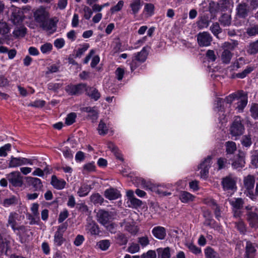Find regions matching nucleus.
<instances>
[{
    "label": "nucleus",
    "mask_w": 258,
    "mask_h": 258,
    "mask_svg": "<svg viewBox=\"0 0 258 258\" xmlns=\"http://www.w3.org/2000/svg\"><path fill=\"white\" fill-rule=\"evenodd\" d=\"M143 3L142 0H132L130 4L131 14L134 16H136L141 9Z\"/></svg>",
    "instance_id": "nucleus-20"
},
{
    "label": "nucleus",
    "mask_w": 258,
    "mask_h": 258,
    "mask_svg": "<svg viewBox=\"0 0 258 258\" xmlns=\"http://www.w3.org/2000/svg\"><path fill=\"white\" fill-rule=\"evenodd\" d=\"M84 170L86 172H92L95 170V166L94 162H90L85 164L83 166Z\"/></svg>",
    "instance_id": "nucleus-63"
},
{
    "label": "nucleus",
    "mask_w": 258,
    "mask_h": 258,
    "mask_svg": "<svg viewBox=\"0 0 258 258\" xmlns=\"http://www.w3.org/2000/svg\"><path fill=\"white\" fill-rule=\"evenodd\" d=\"M108 147L110 149V150L114 153V155L118 159L120 160L122 159L121 157V155L119 152L117 148L113 143H109L108 145Z\"/></svg>",
    "instance_id": "nucleus-55"
},
{
    "label": "nucleus",
    "mask_w": 258,
    "mask_h": 258,
    "mask_svg": "<svg viewBox=\"0 0 258 258\" xmlns=\"http://www.w3.org/2000/svg\"><path fill=\"white\" fill-rule=\"evenodd\" d=\"M86 84H80L76 86H68L66 91L70 95H79L84 92Z\"/></svg>",
    "instance_id": "nucleus-18"
},
{
    "label": "nucleus",
    "mask_w": 258,
    "mask_h": 258,
    "mask_svg": "<svg viewBox=\"0 0 258 258\" xmlns=\"http://www.w3.org/2000/svg\"><path fill=\"white\" fill-rule=\"evenodd\" d=\"M229 203L232 207L233 215L235 217H239L241 213L240 211L243 207V202L241 198H233L229 200Z\"/></svg>",
    "instance_id": "nucleus-15"
},
{
    "label": "nucleus",
    "mask_w": 258,
    "mask_h": 258,
    "mask_svg": "<svg viewBox=\"0 0 258 258\" xmlns=\"http://www.w3.org/2000/svg\"><path fill=\"white\" fill-rule=\"evenodd\" d=\"M204 203L206 205L211 207L214 210L216 217L218 219L221 217L220 208L214 199L211 198H206L204 200Z\"/></svg>",
    "instance_id": "nucleus-19"
},
{
    "label": "nucleus",
    "mask_w": 258,
    "mask_h": 258,
    "mask_svg": "<svg viewBox=\"0 0 258 258\" xmlns=\"http://www.w3.org/2000/svg\"><path fill=\"white\" fill-rule=\"evenodd\" d=\"M206 56L209 61H215L217 58L215 52L212 50H208L206 53Z\"/></svg>",
    "instance_id": "nucleus-62"
},
{
    "label": "nucleus",
    "mask_w": 258,
    "mask_h": 258,
    "mask_svg": "<svg viewBox=\"0 0 258 258\" xmlns=\"http://www.w3.org/2000/svg\"><path fill=\"white\" fill-rule=\"evenodd\" d=\"M239 100L237 102V106L236 108L239 112L243 110L244 107L246 106L247 103V94L244 92V95L242 97H238L237 98Z\"/></svg>",
    "instance_id": "nucleus-31"
},
{
    "label": "nucleus",
    "mask_w": 258,
    "mask_h": 258,
    "mask_svg": "<svg viewBox=\"0 0 258 258\" xmlns=\"http://www.w3.org/2000/svg\"><path fill=\"white\" fill-rule=\"evenodd\" d=\"M10 31V28L7 23L3 21H0V34L4 35Z\"/></svg>",
    "instance_id": "nucleus-49"
},
{
    "label": "nucleus",
    "mask_w": 258,
    "mask_h": 258,
    "mask_svg": "<svg viewBox=\"0 0 258 258\" xmlns=\"http://www.w3.org/2000/svg\"><path fill=\"white\" fill-rule=\"evenodd\" d=\"M212 165V157L208 156L198 166L201 169L200 175L202 178H206L209 173V169Z\"/></svg>",
    "instance_id": "nucleus-12"
},
{
    "label": "nucleus",
    "mask_w": 258,
    "mask_h": 258,
    "mask_svg": "<svg viewBox=\"0 0 258 258\" xmlns=\"http://www.w3.org/2000/svg\"><path fill=\"white\" fill-rule=\"evenodd\" d=\"M247 220L252 227H258V215L254 213H249L247 215Z\"/></svg>",
    "instance_id": "nucleus-32"
},
{
    "label": "nucleus",
    "mask_w": 258,
    "mask_h": 258,
    "mask_svg": "<svg viewBox=\"0 0 258 258\" xmlns=\"http://www.w3.org/2000/svg\"><path fill=\"white\" fill-rule=\"evenodd\" d=\"M244 131V126L241 123L239 116H236L231 125L230 132L232 136L237 137L243 134Z\"/></svg>",
    "instance_id": "nucleus-7"
},
{
    "label": "nucleus",
    "mask_w": 258,
    "mask_h": 258,
    "mask_svg": "<svg viewBox=\"0 0 258 258\" xmlns=\"http://www.w3.org/2000/svg\"><path fill=\"white\" fill-rule=\"evenodd\" d=\"M89 185L83 184L79 188L77 194L80 197H85L88 195L91 190Z\"/></svg>",
    "instance_id": "nucleus-35"
},
{
    "label": "nucleus",
    "mask_w": 258,
    "mask_h": 258,
    "mask_svg": "<svg viewBox=\"0 0 258 258\" xmlns=\"http://www.w3.org/2000/svg\"><path fill=\"white\" fill-rule=\"evenodd\" d=\"M212 41V37L210 33L207 32H203L197 35V41L201 47H207L211 45Z\"/></svg>",
    "instance_id": "nucleus-13"
},
{
    "label": "nucleus",
    "mask_w": 258,
    "mask_h": 258,
    "mask_svg": "<svg viewBox=\"0 0 258 258\" xmlns=\"http://www.w3.org/2000/svg\"><path fill=\"white\" fill-rule=\"evenodd\" d=\"M205 254L207 258H218V253L211 247L205 249Z\"/></svg>",
    "instance_id": "nucleus-48"
},
{
    "label": "nucleus",
    "mask_w": 258,
    "mask_h": 258,
    "mask_svg": "<svg viewBox=\"0 0 258 258\" xmlns=\"http://www.w3.org/2000/svg\"><path fill=\"white\" fill-rule=\"evenodd\" d=\"M244 95V92L243 91H239L237 93H234L230 94L226 97L224 100L220 98H217L215 100L214 104V109L216 111L223 112L224 111V103L225 102L227 104H231L235 99H237L238 97H242Z\"/></svg>",
    "instance_id": "nucleus-2"
},
{
    "label": "nucleus",
    "mask_w": 258,
    "mask_h": 258,
    "mask_svg": "<svg viewBox=\"0 0 258 258\" xmlns=\"http://www.w3.org/2000/svg\"><path fill=\"white\" fill-rule=\"evenodd\" d=\"M141 185L145 189L154 192V188H156L157 184H153L149 180L142 179L141 181Z\"/></svg>",
    "instance_id": "nucleus-36"
},
{
    "label": "nucleus",
    "mask_w": 258,
    "mask_h": 258,
    "mask_svg": "<svg viewBox=\"0 0 258 258\" xmlns=\"http://www.w3.org/2000/svg\"><path fill=\"white\" fill-rule=\"evenodd\" d=\"M104 196L109 200H114L119 198L121 196V194L117 189L110 188L105 190Z\"/></svg>",
    "instance_id": "nucleus-22"
},
{
    "label": "nucleus",
    "mask_w": 258,
    "mask_h": 258,
    "mask_svg": "<svg viewBox=\"0 0 258 258\" xmlns=\"http://www.w3.org/2000/svg\"><path fill=\"white\" fill-rule=\"evenodd\" d=\"M243 182L244 186L248 191L249 197L252 200H254L255 199V196L252 193V191L251 190L253 188L255 183L254 176L251 175H248L244 177Z\"/></svg>",
    "instance_id": "nucleus-14"
},
{
    "label": "nucleus",
    "mask_w": 258,
    "mask_h": 258,
    "mask_svg": "<svg viewBox=\"0 0 258 258\" xmlns=\"http://www.w3.org/2000/svg\"><path fill=\"white\" fill-rule=\"evenodd\" d=\"M115 215V213L114 212H108L103 210H100L97 213V220L101 224L106 225L113 219Z\"/></svg>",
    "instance_id": "nucleus-9"
},
{
    "label": "nucleus",
    "mask_w": 258,
    "mask_h": 258,
    "mask_svg": "<svg viewBox=\"0 0 258 258\" xmlns=\"http://www.w3.org/2000/svg\"><path fill=\"white\" fill-rule=\"evenodd\" d=\"M237 45L236 42H225L222 45L223 51L221 54V59L223 63L228 64L230 63L233 54V51Z\"/></svg>",
    "instance_id": "nucleus-3"
},
{
    "label": "nucleus",
    "mask_w": 258,
    "mask_h": 258,
    "mask_svg": "<svg viewBox=\"0 0 258 258\" xmlns=\"http://www.w3.org/2000/svg\"><path fill=\"white\" fill-rule=\"evenodd\" d=\"M7 179L13 186L21 187L23 183V178L19 171L12 172L7 176Z\"/></svg>",
    "instance_id": "nucleus-10"
},
{
    "label": "nucleus",
    "mask_w": 258,
    "mask_h": 258,
    "mask_svg": "<svg viewBox=\"0 0 258 258\" xmlns=\"http://www.w3.org/2000/svg\"><path fill=\"white\" fill-rule=\"evenodd\" d=\"M241 142L242 145L246 147L250 146L252 144L251 137L249 135H245L243 136Z\"/></svg>",
    "instance_id": "nucleus-57"
},
{
    "label": "nucleus",
    "mask_w": 258,
    "mask_h": 258,
    "mask_svg": "<svg viewBox=\"0 0 258 258\" xmlns=\"http://www.w3.org/2000/svg\"><path fill=\"white\" fill-rule=\"evenodd\" d=\"M19 215L16 213H11L8 218V225H10L13 230H15L17 226V221Z\"/></svg>",
    "instance_id": "nucleus-29"
},
{
    "label": "nucleus",
    "mask_w": 258,
    "mask_h": 258,
    "mask_svg": "<svg viewBox=\"0 0 258 258\" xmlns=\"http://www.w3.org/2000/svg\"><path fill=\"white\" fill-rule=\"evenodd\" d=\"M253 70L252 67H247L243 72L236 74L233 78H237L240 79L244 78L248 74L250 73Z\"/></svg>",
    "instance_id": "nucleus-43"
},
{
    "label": "nucleus",
    "mask_w": 258,
    "mask_h": 258,
    "mask_svg": "<svg viewBox=\"0 0 258 258\" xmlns=\"http://www.w3.org/2000/svg\"><path fill=\"white\" fill-rule=\"evenodd\" d=\"M124 5V2L122 1H119L118 3L114 7H112L110 11L112 13L118 12L120 11Z\"/></svg>",
    "instance_id": "nucleus-61"
},
{
    "label": "nucleus",
    "mask_w": 258,
    "mask_h": 258,
    "mask_svg": "<svg viewBox=\"0 0 258 258\" xmlns=\"http://www.w3.org/2000/svg\"><path fill=\"white\" fill-rule=\"evenodd\" d=\"M11 145L10 144H7L4 146L0 148V156L6 157L7 155V152L10 151L11 149Z\"/></svg>",
    "instance_id": "nucleus-54"
},
{
    "label": "nucleus",
    "mask_w": 258,
    "mask_h": 258,
    "mask_svg": "<svg viewBox=\"0 0 258 258\" xmlns=\"http://www.w3.org/2000/svg\"><path fill=\"white\" fill-rule=\"evenodd\" d=\"M172 191V184L170 183L157 184L154 188V192L160 197L171 196Z\"/></svg>",
    "instance_id": "nucleus-8"
},
{
    "label": "nucleus",
    "mask_w": 258,
    "mask_h": 258,
    "mask_svg": "<svg viewBox=\"0 0 258 258\" xmlns=\"http://www.w3.org/2000/svg\"><path fill=\"white\" fill-rule=\"evenodd\" d=\"M155 7L151 3L146 4L144 9V13L147 17H151L154 14Z\"/></svg>",
    "instance_id": "nucleus-39"
},
{
    "label": "nucleus",
    "mask_w": 258,
    "mask_h": 258,
    "mask_svg": "<svg viewBox=\"0 0 258 258\" xmlns=\"http://www.w3.org/2000/svg\"><path fill=\"white\" fill-rule=\"evenodd\" d=\"M120 226L124 229L132 234H136L139 231V227L136 222L131 218H128L120 223Z\"/></svg>",
    "instance_id": "nucleus-11"
},
{
    "label": "nucleus",
    "mask_w": 258,
    "mask_h": 258,
    "mask_svg": "<svg viewBox=\"0 0 258 258\" xmlns=\"http://www.w3.org/2000/svg\"><path fill=\"white\" fill-rule=\"evenodd\" d=\"M84 91L86 92L87 95L89 97L95 101L98 100L101 96L100 93L96 88L93 87L87 86L86 85Z\"/></svg>",
    "instance_id": "nucleus-21"
},
{
    "label": "nucleus",
    "mask_w": 258,
    "mask_h": 258,
    "mask_svg": "<svg viewBox=\"0 0 258 258\" xmlns=\"http://www.w3.org/2000/svg\"><path fill=\"white\" fill-rule=\"evenodd\" d=\"M157 252L161 258H170V249L169 247H166L164 248H160L157 249Z\"/></svg>",
    "instance_id": "nucleus-44"
},
{
    "label": "nucleus",
    "mask_w": 258,
    "mask_h": 258,
    "mask_svg": "<svg viewBox=\"0 0 258 258\" xmlns=\"http://www.w3.org/2000/svg\"><path fill=\"white\" fill-rule=\"evenodd\" d=\"M26 180L27 182L31 185L36 190H40L42 187L41 180L38 178L27 177Z\"/></svg>",
    "instance_id": "nucleus-26"
},
{
    "label": "nucleus",
    "mask_w": 258,
    "mask_h": 258,
    "mask_svg": "<svg viewBox=\"0 0 258 258\" xmlns=\"http://www.w3.org/2000/svg\"><path fill=\"white\" fill-rule=\"evenodd\" d=\"M236 180L232 175H229L223 178L222 181V185L224 190L233 189L236 187Z\"/></svg>",
    "instance_id": "nucleus-16"
},
{
    "label": "nucleus",
    "mask_w": 258,
    "mask_h": 258,
    "mask_svg": "<svg viewBox=\"0 0 258 258\" xmlns=\"http://www.w3.org/2000/svg\"><path fill=\"white\" fill-rule=\"evenodd\" d=\"M18 200L15 197H12L6 199L3 202V205L5 207H8L11 205L16 204L17 203Z\"/></svg>",
    "instance_id": "nucleus-52"
},
{
    "label": "nucleus",
    "mask_w": 258,
    "mask_h": 258,
    "mask_svg": "<svg viewBox=\"0 0 258 258\" xmlns=\"http://www.w3.org/2000/svg\"><path fill=\"white\" fill-rule=\"evenodd\" d=\"M64 230L63 226H60L55 233L54 236V242L57 245H60L62 244L63 241V233Z\"/></svg>",
    "instance_id": "nucleus-24"
},
{
    "label": "nucleus",
    "mask_w": 258,
    "mask_h": 258,
    "mask_svg": "<svg viewBox=\"0 0 258 258\" xmlns=\"http://www.w3.org/2000/svg\"><path fill=\"white\" fill-rule=\"evenodd\" d=\"M11 15L10 20L15 25H20L24 19L23 10L20 8L12 6L10 8Z\"/></svg>",
    "instance_id": "nucleus-4"
},
{
    "label": "nucleus",
    "mask_w": 258,
    "mask_h": 258,
    "mask_svg": "<svg viewBox=\"0 0 258 258\" xmlns=\"http://www.w3.org/2000/svg\"><path fill=\"white\" fill-rule=\"evenodd\" d=\"M247 33L250 36H254L258 34V27L254 26L247 28Z\"/></svg>",
    "instance_id": "nucleus-64"
},
{
    "label": "nucleus",
    "mask_w": 258,
    "mask_h": 258,
    "mask_svg": "<svg viewBox=\"0 0 258 258\" xmlns=\"http://www.w3.org/2000/svg\"><path fill=\"white\" fill-rule=\"evenodd\" d=\"M250 111L252 117L254 119H258V104L252 105Z\"/></svg>",
    "instance_id": "nucleus-59"
},
{
    "label": "nucleus",
    "mask_w": 258,
    "mask_h": 258,
    "mask_svg": "<svg viewBox=\"0 0 258 258\" xmlns=\"http://www.w3.org/2000/svg\"><path fill=\"white\" fill-rule=\"evenodd\" d=\"M51 183L56 189H60L64 187V181L62 179H58L55 175L52 176Z\"/></svg>",
    "instance_id": "nucleus-33"
},
{
    "label": "nucleus",
    "mask_w": 258,
    "mask_h": 258,
    "mask_svg": "<svg viewBox=\"0 0 258 258\" xmlns=\"http://www.w3.org/2000/svg\"><path fill=\"white\" fill-rule=\"evenodd\" d=\"M91 201L94 204H101L104 201L103 198L98 193L93 194L90 197Z\"/></svg>",
    "instance_id": "nucleus-46"
},
{
    "label": "nucleus",
    "mask_w": 258,
    "mask_h": 258,
    "mask_svg": "<svg viewBox=\"0 0 258 258\" xmlns=\"http://www.w3.org/2000/svg\"><path fill=\"white\" fill-rule=\"evenodd\" d=\"M35 160L28 159L23 157H12L10 161L9 166L11 168H15L18 166L30 165H33L35 163Z\"/></svg>",
    "instance_id": "nucleus-5"
},
{
    "label": "nucleus",
    "mask_w": 258,
    "mask_h": 258,
    "mask_svg": "<svg viewBox=\"0 0 258 258\" xmlns=\"http://www.w3.org/2000/svg\"><path fill=\"white\" fill-rule=\"evenodd\" d=\"M245 63L244 58L242 57H240L235 60L231 64L230 67L232 68V70H237L243 66Z\"/></svg>",
    "instance_id": "nucleus-38"
},
{
    "label": "nucleus",
    "mask_w": 258,
    "mask_h": 258,
    "mask_svg": "<svg viewBox=\"0 0 258 258\" xmlns=\"http://www.w3.org/2000/svg\"><path fill=\"white\" fill-rule=\"evenodd\" d=\"M77 115L75 113H69L66 118V125H70L75 122Z\"/></svg>",
    "instance_id": "nucleus-51"
},
{
    "label": "nucleus",
    "mask_w": 258,
    "mask_h": 258,
    "mask_svg": "<svg viewBox=\"0 0 258 258\" xmlns=\"http://www.w3.org/2000/svg\"><path fill=\"white\" fill-rule=\"evenodd\" d=\"M227 160L225 158H219L217 160V165L218 167V170H221L225 168L228 164Z\"/></svg>",
    "instance_id": "nucleus-58"
},
{
    "label": "nucleus",
    "mask_w": 258,
    "mask_h": 258,
    "mask_svg": "<svg viewBox=\"0 0 258 258\" xmlns=\"http://www.w3.org/2000/svg\"><path fill=\"white\" fill-rule=\"evenodd\" d=\"M237 14L241 17H245L247 13V6L243 3L238 5L237 8Z\"/></svg>",
    "instance_id": "nucleus-40"
},
{
    "label": "nucleus",
    "mask_w": 258,
    "mask_h": 258,
    "mask_svg": "<svg viewBox=\"0 0 258 258\" xmlns=\"http://www.w3.org/2000/svg\"><path fill=\"white\" fill-rule=\"evenodd\" d=\"M247 52L249 54H254L258 52V40L248 45Z\"/></svg>",
    "instance_id": "nucleus-42"
},
{
    "label": "nucleus",
    "mask_w": 258,
    "mask_h": 258,
    "mask_svg": "<svg viewBox=\"0 0 258 258\" xmlns=\"http://www.w3.org/2000/svg\"><path fill=\"white\" fill-rule=\"evenodd\" d=\"M110 243L108 240H102L97 243L98 247L102 250H107L109 247Z\"/></svg>",
    "instance_id": "nucleus-56"
},
{
    "label": "nucleus",
    "mask_w": 258,
    "mask_h": 258,
    "mask_svg": "<svg viewBox=\"0 0 258 258\" xmlns=\"http://www.w3.org/2000/svg\"><path fill=\"white\" fill-rule=\"evenodd\" d=\"M17 26L13 31V34L16 37H24L26 33V28L22 25Z\"/></svg>",
    "instance_id": "nucleus-34"
},
{
    "label": "nucleus",
    "mask_w": 258,
    "mask_h": 258,
    "mask_svg": "<svg viewBox=\"0 0 258 258\" xmlns=\"http://www.w3.org/2000/svg\"><path fill=\"white\" fill-rule=\"evenodd\" d=\"M52 48V44L46 42L40 46V49L43 54H48L51 51Z\"/></svg>",
    "instance_id": "nucleus-45"
},
{
    "label": "nucleus",
    "mask_w": 258,
    "mask_h": 258,
    "mask_svg": "<svg viewBox=\"0 0 258 258\" xmlns=\"http://www.w3.org/2000/svg\"><path fill=\"white\" fill-rule=\"evenodd\" d=\"M244 164V154L240 153L238 154L237 159L232 163V166L235 169H239L243 167Z\"/></svg>",
    "instance_id": "nucleus-30"
},
{
    "label": "nucleus",
    "mask_w": 258,
    "mask_h": 258,
    "mask_svg": "<svg viewBox=\"0 0 258 258\" xmlns=\"http://www.w3.org/2000/svg\"><path fill=\"white\" fill-rule=\"evenodd\" d=\"M139 250V245L135 243H132L127 248V251L131 253H136L138 252Z\"/></svg>",
    "instance_id": "nucleus-60"
},
{
    "label": "nucleus",
    "mask_w": 258,
    "mask_h": 258,
    "mask_svg": "<svg viewBox=\"0 0 258 258\" xmlns=\"http://www.w3.org/2000/svg\"><path fill=\"white\" fill-rule=\"evenodd\" d=\"M98 131L100 135H104L107 133L108 127L102 121H101L99 124Z\"/></svg>",
    "instance_id": "nucleus-53"
},
{
    "label": "nucleus",
    "mask_w": 258,
    "mask_h": 258,
    "mask_svg": "<svg viewBox=\"0 0 258 258\" xmlns=\"http://www.w3.org/2000/svg\"><path fill=\"white\" fill-rule=\"evenodd\" d=\"M147 55L148 52L146 50V47H144L140 52L135 54L134 58L133 59L132 62L131 63V70L133 71L136 69V66L134 65V63H135L136 60L140 62H143L146 59Z\"/></svg>",
    "instance_id": "nucleus-17"
},
{
    "label": "nucleus",
    "mask_w": 258,
    "mask_h": 258,
    "mask_svg": "<svg viewBox=\"0 0 258 258\" xmlns=\"http://www.w3.org/2000/svg\"><path fill=\"white\" fill-rule=\"evenodd\" d=\"M39 205L35 203L31 205L30 207L31 213L27 215L31 225L38 224L40 221V214L39 212Z\"/></svg>",
    "instance_id": "nucleus-6"
},
{
    "label": "nucleus",
    "mask_w": 258,
    "mask_h": 258,
    "mask_svg": "<svg viewBox=\"0 0 258 258\" xmlns=\"http://www.w3.org/2000/svg\"><path fill=\"white\" fill-rule=\"evenodd\" d=\"M179 198L182 203H187L193 201L195 197L187 191H181L179 194Z\"/></svg>",
    "instance_id": "nucleus-25"
},
{
    "label": "nucleus",
    "mask_w": 258,
    "mask_h": 258,
    "mask_svg": "<svg viewBox=\"0 0 258 258\" xmlns=\"http://www.w3.org/2000/svg\"><path fill=\"white\" fill-rule=\"evenodd\" d=\"M14 232L19 237L20 240L22 243L23 242L24 238L25 237L27 232L28 231V229L24 226H18L15 228Z\"/></svg>",
    "instance_id": "nucleus-28"
},
{
    "label": "nucleus",
    "mask_w": 258,
    "mask_h": 258,
    "mask_svg": "<svg viewBox=\"0 0 258 258\" xmlns=\"http://www.w3.org/2000/svg\"><path fill=\"white\" fill-rule=\"evenodd\" d=\"M90 45L88 43H84L81 44L76 51V57H80L85 53V52L89 48Z\"/></svg>",
    "instance_id": "nucleus-41"
},
{
    "label": "nucleus",
    "mask_w": 258,
    "mask_h": 258,
    "mask_svg": "<svg viewBox=\"0 0 258 258\" xmlns=\"http://www.w3.org/2000/svg\"><path fill=\"white\" fill-rule=\"evenodd\" d=\"M186 246L190 250V251L194 254H200L202 252L201 249L200 248H199L191 242L187 243L186 244Z\"/></svg>",
    "instance_id": "nucleus-50"
},
{
    "label": "nucleus",
    "mask_w": 258,
    "mask_h": 258,
    "mask_svg": "<svg viewBox=\"0 0 258 258\" xmlns=\"http://www.w3.org/2000/svg\"><path fill=\"white\" fill-rule=\"evenodd\" d=\"M256 248L254 244L249 241L246 242V256L247 258H253L256 253Z\"/></svg>",
    "instance_id": "nucleus-27"
},
{
    "label": "nucleus",
    "mask_w": 258,
    "mask_h": 258,
    "mask_svg": "<svg viewBox=\"0 0 258 258\" xmlns=\"http://www.w3.org/2000/svg\"><path fill=\"white\" fill-rule=\"evenodd\" d=\"M219 22L223 26H229L231 24V18L229 15L224 14L220 17Z\"/></svg>",
    "instance_id": "nucleus-47"
},
{
    "label": "nucleus",
    "mask_w": 258,
    "mask_h": 258,
    "mask_svg": "<svg viewBox=\"0 0 258 258\" xmlns=\"http://www.w3.org/2000/svg\"><path fill=\"white\" fill-rule=\"evenodd\" d=\"M33 15L35 21L43 30L50 34L56 31L58 20L56 18L48 19L49 14L45 8L39 7L34 12Z\"/></svg>",
    "instance_id": "nucleus-1"
},
{
    "label": "nucleus",
    "mask_w": 258,
    "mask_h": 258,
    "mask_svg": "<svg viewBox=\"0 0 258 258\" xmlns=\"http://www.w3.org/2000/svg\"><path fill=\"white\" fill-rule=\"evenodd\" d=\"M152 232L154 236L159 239H164L166 235L165 229L162 226L155 227Z\"/></svg>",
    "instance_id": "nucleus-23"
},
{
    "label": "nucleus",
    "mask_w": 258,
    "mask_h": 258,
    "mask_svg": "<svg viewBox=\"0 0 258 258\" xmlns=\"http://www.w3.org/2000/svg\"><path fill=\"white\" fill-rule=\"evenodd\" d=\"M226 152L227 154H233L236 150L235 143L232 141H228L225 143Z\"/></svg>",
    "instance_id": "nucleus-37"
}]
</instances>
